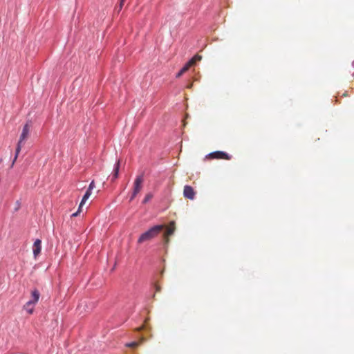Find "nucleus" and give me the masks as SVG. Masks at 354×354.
<instances>
[{
    "instance_id": "nucleus-8",
    "label": "nucleus",
    "mask_w": 354,
    "mask_h": 354,
    "mask_svg": "<svg viewBox=\"0 0 354 354\" xmlns=\"http://www.w3.org/2000/svg\"><path fill=\"white\" fill-rule=\"evenodd\" d=\"M192 66H194V62L193 60H189L177 73L176 77H180L183 73L187 72L189 70V68Z\"/></svg>"
},
{
    "instance_id": "nucleus-18",
    "label": "nucleus",
    "mask_w": 354,
    "mask_h": 354,
    "mask_svg": "<svg viewBox=\"0 0 354 354\" xmlns=\"http://www.w3.org/2000/svg\"><path fill=\"white\" fill-rule=\"evenodd\" d=\"M80 212H81V209L80 210L78 209L75 213H73L72 214V216H77Z\"/></svg>"
},
{
    "instance_id": "nucleus-2",
    "label": "nucleus",
    "mask_w": 354,
    "mask_h": 354,
    "mask_svg": "<svg viewBox=\"0 0 354 354\" xmlns=\"http://www.w3.org/2000/svg\"><path fill=\"white\" fill-rule=\"evenodd\" d=\"M29 132H30V127H29L28 124H26L23 127L22 132H21V134L19 138V140L17 145L15 156L14 160L12 161V165H14V163L15 162V161L17 159V157H18V156L21 151V149L23 147L24 142L28 138Z\"/></svg>"
},
{
    "instance_id": "nucleus-14",
    "label": "nucleus",
    "mask_w": 354,
    "mask_h": 354,
    "mask_svg": "<svg viewBox=\"0 0 354 354\" xmlns=\"http://www.w3.org/2000/svg\"><path fill=\"white\" fill-rule=\"evenodd\" d=\"M153 198V194L151 193H148L146 194L145 198L142 201L144 204L148 203Z\"/></svg>"
},
{
    "instance_id": "nucleus-1",
    "label": "nucleus",
    "mask_w": 354,
    "mask_h": 354,
    "mask_svg": "<svg viewBox=\"0 0 354 354\" xmlns=\"http://www.w3.org/2000/svg\"><path fill=\"white\" fill-rule=\"evenodd\" d=\"M164 225H158L151 227L149 230L140 235L138 240V243H142L150 241L156 237L164 229Z\"/></svg>"
},
{
    "instance_id": "nucleus-19",
    "label": "nucleus",
    "mask_w": 354,
    "mask_h": 354,
    "mask_svg": "<svg viewBox=\"0 0 354 354\" xmlns=\"http://www.w3.org/2000/svg\"><path fill=\"white\" fill-rule=\"evenodd\" d=\"M136 196V195H134V192H132V194L130 197V201H133Z\"/></svg>"
},
{
    "instance_id": "nucleus-6",
    "label": "nucleus",
    "mask_w": 354,
    "mask_h": 354,
    "mask_svg": "<svg viewBox=\"0 0 354 354\" xmlns=\"http://www.w3.org/2000/svg\"><path fill=\"white\" fill-rule=\"evenodd\" d=\"M175 230V223L171 221L168 227L167 228L165 232L164 233V239L166 243H168L169 241V236L173 234Z\"/></svg>"
},
{
    "instance_id": "nucleus-16",
    "label": "nucleus",
    "mask_w": 354,
    "mask_h": 354,
    "mask_svg": "<svg viewBox=\"0 0 354 354\" xmlns=\"http://www.w3.org/2000/svg\"><path fill=\"white\" fill-rule=\"evenodd\" d=\"M95 187V183H94V180H92L91 183H90L89 186H88V188L86 191L89 192L91 193V191L92 189Z\"/></svg>"
},
{
    "instance_id": "nucleus-9",
    "label": "nucleus",
    "mask_w": 354,
    "mask_h": 354,
    "mask_svg": "<svg viewBox=\"0 0 354 354\" xmlns=\"http://www.w3.org/2000/svg\"><path fill=\"white\" fill-rule=\"evenodd\" d=\"M31 295H32V299L28 301L32 303L33 305H35L38 302L39 297H40L39 292L35 289L32 291Z\"/></svg>"
},
{
    "instance_id": "nucleus-7",
    "label": "nucleus",
    "mask_w": 354,
    "mask_h": 354,
    "mask_svg": "<svg viewBox=\"0 0 354 354\" xmlns=\"http://www.w3.org/2000/svg\"><path fill=\"white\" fill-rule=\"evenodd\" d=\"M41 241L40 239H37L33 244V254L36 258L41 252Z\"/></svg>"
},
{
    "instance_id": "nucleus-10",
    "label": "nucleus",
    "mask_w": 354,
    "mask_h": 354,
    "mask_svg": "<svg viewBox=\"0 0 354 354\" xmlns=\"http://www.w3.org/2000/svg\"><path fill=\"white\" fill-rule=\"evenodd\" d=\"M120 165V161L118 160L114 165L113 169V178L112 180H114L118 177V173H119V169Z\"/></svg>"
},
{
    "instance_id": "nucleus-20",
    "label": "nucleus",
    "mask_w": 354,
    "mask_h": 354,
    "mask_svg": "<svg viewBox=\"0 0 354 354\" xmlns=\"http://www.w3.org/2000/svg\"><path fill=\"white\" fill-rule=\"evenodd\" d=\"M156 292L160 291V287L158 285H156Z\"/></svg>"
},
{
    "instance_id": "nucleus-15",
    "label": "nucleus",
    "mask_w": 354,
    "mask_h": 354,
    "mask_svg": "<svg viewBox=\"0 0 354 354\" xmlns=\"http://www.w3.org/2000/svg\"><path fill=\"white\" fill-rule=\"evenodd\" d=\"M202 57L198 55H195L194 57H193L190 60H193L194 62V65L195 64V63L197 62V61H200Z\"/></svg>"
},
{
    "instance_id": "nucleus-5",
    "label": "nucleus",
    "mask_w": 354,
    "mask_h": 354,
    "mask_svg": "<svg viewBox=\"0 0 354 354\" xmlns=\"http://www.w3.org/2000/svg\"><path fill=\"white\" fill-rule=\"evenodd\" d=\"M196 192L194 188L189 185H185L183 189V196L185 198L194 200L195 198Z\"/></svg>"
},
{
    "instance_id": "nucleus-12",
    "label": "nucleus",
    "mask_w": 354,
    "mask_h": 354,
    "mask_svg": "<svg viewBox=\"0 0 354 354\" xmlns=\"http://www.w3.org/2000/svg\"><path fill=\"white\" fill-rule=\"evenodd\" d=\"M145 340V339L144 337H141L140 341H138V342H132L131 343H128V344H126V346L127 347H130V348H135V347L139 346L140 344H141Z\"/></svg>"
},
{
    "instance_id": "nucleus-17",
    "label": "nucleus",
    "mask_w": 354,
    "mask_h": 354,
    "mask_svg": "<svg viewBox=\"0 0 354 354\" xmlns=\"http://www.w3.org/2000/svg\"><path fill=\"white\" fill-rule=\"evenodd\" d=\"M124 1H125V0H120V4L118 6V11H120L122 8Z\"/></svg>"
},
{
    "instance_id": "nucleus-11",
    "label": "nucleus",
    "mask_w": 354,
    "mask_h": 354,
    "mask_svg": "<svg viewBox=\"0 0 354 354\" xmlns=\"http://www.w3.org/2000/svg\"><path fill=\"white\" fill-rule=\"evenodd\" d=\"M35 305L31 302H26L24 306V309L30 315L33 313Z\"/></svg>"
},
{
    "instance_id": "nucleus-4",
    "label": "nucleus",
    "mask_w": 354,
    "mask_h": 354,
    "mask_svg": "<svg viewBox=\"0 0 354 354\" xmlns=\"http://www.w3.org/2000/svg\"><path fill=\"white\" fill-rule=\"evenodd\" d=\"M144 181L143 176L140 175L136 177L133 183V190L134 195H137L142 188V183Z\"/></svg>"
},
{
    "instance_id": "nucleus-13",
    "label": "nucleus",
    "mask_w": 354,
    "mask_h": 354,
    "mask_svg": "<svg viewBox=\"0 0 354 354\" xmlns=\"http://www.w3.org/2000/svg\"><path fill=\"white\" fill-rule=\"evenodd\" d=\"M91 193L86 191L85 194L84 195L82 201L79 206V210L82 208V205L85 203V202L88 199V198L91 196Z\"/></svg>"
},
{
    "instance_id": "nucleus-3",
    "label": "nucleus",
    "mask_w": 354,
    "mask_h": 354,
    "mask_svg": "<svg viewBox=\"0 0 354 354\" xmlns=\"http://www.w3.org/2000/svg\"><path fill=\"white\" fill-rule=\"evenodd\" d=\"M205 158L230 160L232 158V156L224 151H216L207 154L205 156Z\"/></svg>"
}]
</instances>
